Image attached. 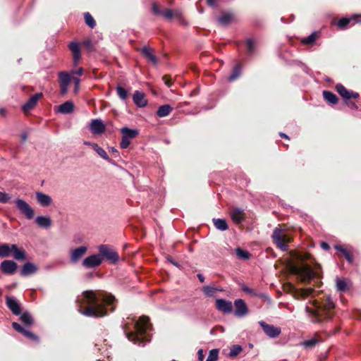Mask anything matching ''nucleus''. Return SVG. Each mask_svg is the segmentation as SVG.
Segmentation results:
<instances>
[{
  "label": "nucleus",
  "mask_w": 361,
  "mask_h": 361,
  "mask_svg": "<svg viewBox=\"0 0 361 361\" xmlns=\"http://www.w3.org/2000/svg\"><path fill=\"white\" fill-rule=\"evenodd\" d=\"M271 237L274 243L277 247L280 248L282 251H287L288 250V245L292 241V238L288 234L279 228H276Z\"/></svg>",
  "instance_id": "nucleus-6"
},
{
  "label": "nucleus",
  "mask_w": 361,
  "mask_h": 361,
  "mask_svg": "<svg viewBox=\"0 0 361 361\" xmlns=\"http://www.w3.org/2000/svg\"><path fill=\"white\" fill-rule=\"evenodd\" d=\"M199 361H202L204 358L203 350L200 349L197 352Z\"/></svg>",
  "instance_id": "nucleus-61"
},
{
  "label": "nucleus",
  "mask_w": 361,
  "mask_h": 361,
  "mask_svg": "<svg viewBox=\"0 0 361 361\" xmlns=\"http://www.w3.org/2000/svg\"><path fill=\"white\" fill-rule=\"evenodd\" d=\"M216 288H213V287H211V286H205L202 288V291L203 293L207 295V296H213L215 291H216Z\"/></svg>",
  "instance_id": "nucleus-50"
},
{
  "label": "nucleus",
  "mask_w": 361,
  "mask_h": 361,
  "mask_svg": "<svg viewBox=\"0 0 361 361\" xmlns=\"http://www.w3.org/2000/svg\"><path fill=\"white\" fill-rule=\"evenodd\" d=\"M73 110L74 104L71 101H66L58 106V111L64 114H71Z\"/></svg>",
  "instance_id": "nucleus-27"
},
{
  "label": "nucleus",
  "mask_w": 361,
  "mask_h": 361,
  "mask_svg": "<svg viewBox=\"0 0 361 361\" xmlns=\"http://www.w3.org/2000/svg\"><path fill=\"white\" fill-rule=\"evenodd\" d=\"M84 73V69L82 67L78 68L76 71H72L73 74L78 75L79 76L82 75Z\"/></svg>",
  "instance_id": "nucleus-58"
},
{
  "label": "nucleus",
  "mask_w": 361,
  "mask_h": 361,
  "mask_svg": "<svg viewBox=\"0 0 361 361\" xmlns=\"http://www.w3.org/2000/svg\"><path fill=\"white\" fill-rule=\"evenodd\" d=\"M335 249L338 252H341L348 262H353V255L350 250L343 247L341 245H335Z\"/></svg>",
  "instance_id": "nucleus-31"
},
{
  "label": "nucleus",
  "mask_w": 361,
  "mask_h": 361,
  "mask_svg": "<svg viewBox=\"0 0 361 361\" xmlns=\"http://www.w3.org/2000/svg\"><path fill=\"white\" fill-rule=\"evenodd\" d=\"M1 271L8 275H13L18 269V264L13 260L6 259L0 264Z\"/></svg>",
  "instance_id": "nucleus-14"
},
{
  "label": "nucleus",
  "mask_w": 361,
  "mask_h": 361,
  "mask_svg": "<svg viewBox=\"0 0 361 361\" xmlns=\"http://www.w3.org/2000/svg\"><path fill=\"white\" fill-rule=\"evenodd\" d=\"M12 256L17 261L26 260V252L16 244L4 243L0 245V257L6 258Z\"/></svg>",
  "instance_id": "nucleus-4"
},
{
  "label": "nucleus",
  "mask_w": 361,
  "mask_h": 361,
  "mask_svg": "<svg viewBox=\"0 0 361 361\" xmlns=\"http://www.w3.org/2000/svg\"><path fill=\"white\" fill-rule=\"evenodd\" d=\"M213 224L216 229L224 231L228 228L226 221L224 219H212Z\"/></svg>",
  "instance_id": "nucleus-34"
},
{
  "label": "nucleus",
  "mask_w": 361,
  "mask_h": 361,
  "mask_svg": "<svg viewBox=\"0 0 361 361\" xmlns=\"http://www.w3.org/2000/svg\"><path fill=\"white\" fill-rule=\"evenodd\" d=\"M135 50L140 52L143 57L154 66L158 63V58L154 54V49L149 46H144L142 48H135Z\"/></svg>",
  "instance_id": "nucleus-11"
},
{
  "label": "nucleus",
  "mask_w": 361,
  "mask_h": 361,
  "mask_svg": "<svg viewBox=\"0 0 361 361\" xmlns=\"http://www.w3.org/2000/svg\"><path fill=\"white\" fill-rule=\"evenodd\" d=\"M319 343V340L317 338H312L311 339L305 341L302 343V345L307 349H312L315 347V345Z\"/></svg>",
  "instance_id": "nucleus-45"
},
{
  "label": "nucleus",
  "mask_w": 361,
  "mask_h": 361,
  "mask_svg": "<svg viewBox=\"0 0 361 361\" xmlns=\"http://www.w3.org/2000/svg\"><path fill=\"white\" fill-rule=\"evenodd\" d=\"M235 253H236L237 257L240 259H243V260H247L251 257V254L248 251L241 249L240 247H237L235 249Z\"/></svg>",
  "instance_id": "nucleus-38"
},
{
  "label": "nucleus",
  "mask_w": 361,
  "mask_h": 361,
  "mask_svg": "<svg viewBox=\"0 0 361 361\" xmlns=\"http://www.w3.org/2000/svg\"><path fill=\"white\" fill-rule=\"evenodd\" d=\"M130 144V140L126 139V138H125L124 137L122 136L121 141L120 142V147L122 149H126V148L128 147Z\"/></svg>",
  "instance_id": "nucleus-54"
},
{
  "label": "nucleus",
  "mask_w": 361,
  "mask_h": 361,
  "mask_svg": "<svg viewBox=\"0 0 361 361\" xmlns=\"http://www.w3.org/2000/svg\"><path fill=\"white\" fill-rule=\"evenodd\" d=\"M84 19L85 23L90 27L94 28L96 26V21L94 18L89 12H85L84 13Z\"/></svg>",
  "instance_id": "nucleus-43"
},
{
  "label": "nucleus",
  "mask_w": 361,
  "mask_h": 361,
  "mask_svg": "<svg viewBox=\"0 0 361 361\" xmlns=\"http://www.w3.org/2000/svg\"><path fill=\"white\" fill-rule=\"evenodd\" d=\"M117 300L111 293L101 290H87L76 300L78 311L88 317L101 318L116 310Z\"/></svg>",
  "instance_id": "nucleus-1"
},
{
  "label": "nucleus",
  "mask_w": 361,
  "mask_h": 361,
  "mask_svg": "<svg viewBox=\"0 0 361 361\" xmlns=\"http://www.w3.org/2000/svg\"><path fill=\"white\" fill-rule=\"evenodd\" d=\"M172 111L173 108L169 104L161 105L157 111V115L159 117H165L169 115Z\"/></svg>",
  "instance_id": "nucleus-33"
},
{
  "label": "nucleus",
  "mask_w": 361,
  "mask_h": 361,
  "mask_svg": "<svg viewBox=\"0 0 361 361\" xmlns=\"http://www.w3.org/2000/svg\"><path fill=\"white\" fill-rule=\"evenodd\" d=\"M82 45L85 48L87 49L88 51H92L94 50V47L92 44V42L90 39H85L80 45Z\"/></svg>",
  "instance_id": "nucleus-51"
},
{
  "label": "nucleus",
  "mask_w": 361,
  "mask_h": 361,
  "mask_svg": "<svg viewBox=\"0 0 361 361\" xmlns=\"http://www.w3.org/2000/svg\"><path fill=\"white\" fill-rule=\"evenodd\" d=\"M336 288L340 292H345L349 289L348 282L344 279H336Z\"/></svg>",
  "instance_id": "nucleus-39"
},
{
  "label": "nucleus",
  "mask_w": 361,
  "mask_h": 361,
  "mask_svg": "<svg viewBox=\"0 0 361 361\" xmlns=\"http://www.w3.org/2000/svg\"><path fill=\"white\" fill-rule=\"evenodd\" d=\"M161 15L168 20H171L174 16L173 10L170 8H166L163 10Z\"/></svg>",
  "instance_id": "nucleus-49"
},
{
  "label": "nucleus",
  "mask_w": 361,
  "mask_h": 361,
  "mask_svg": "<svg viewBox=\"0 0 361 361\" xmlns=\"http://www.w3.org/2000/svg\"><path fill=\"white\" fill-rule=\"evenodd\" d=\"M6 303L8 309L15 315H20L21 313L20 305L18 300L12 297H6Z\"/></svg>",
  "instance_id": "nucleus-19"
},
{
  "label": "nucleus",
  "mask_w": 361,
  "mask_h": 361,
  "mask_svg": "<svg viewBox=\"0 0 361 361\" xmlns=\"http://www.w3.org/2000/svg\"><path fill=\"white\" fill-rule=\"evenodd\" d=\"M292 272L298 275L303 282L308 283L313 279L321 277L317 270H313L308 264H305L300 267H293Z\"/></svg>",
  "instance_id": "nucleus-5"
},
{
  "label": "nucleus",
  "mask_w": 361,
  "mask_h": 361,
  "mask_svg": "<svg viewBox=\"0 0 361 361\" xmlns=\"http://www.w3.org/2000/svg\"><path fill=\"white\" fill-rule=\"evenodd\" d=\"M313 307L307 306L306 312L309 314L312 322L321 323L327 322L334 316L335 304L329 295L324 296L312 301Z\"/></svg>",
  "instance_id": "nucleus-2"
},
{
  "label": "nucleus",
  "mask_w": 361,
  "mask_h": 361,
  "mask_svg": "<svg viewBox=\"0 0 361 361\" xmlns=\"http://www.w3.org/2000/svg\"><path fill=\"white\" fill-rule=\"evenodd\" d=\"M314 292L312 288L297 290L295 293V296L298 298H305L311 295Z\"/></svg>",
  "instance_id": "nucleus-36"
},
{
  "label": "nucleus",
  "mask_w": 361,
  "mask_h": 361,
  "mask_svg": "<svg viewBox=\"0 0 361 361\" xmlns=\"http://www.w3.org/2000/svg\"><path fill=\"white\" fill-rule=\"evenodd\" d=\"M73 80H74L75 84V91L77 92L79 87L80 79L77 78H73Z\"/></svg>",
  "instance_id": "nucleus-63"
},
{
  "label": "nucleus",
  "mask_w": 361,
  "mask_h": 361,
  "mask_svg": "<svg viewBox=\"0 0 361 361\" xmlns=\"http://www.w3.org/2000/svg\"><path fill=\"white\" fill-rule=\"evenodd\" d=\"M234 306L235 308L234 314L236 317H242L248 314V307L243 299L235 300Z\"/></svg>",
  "instance_id": "nucleus-17"
},
{
  "label": "nucleus",
  "mask_w": 361,
  "mask_h": 361,
  "mask_svg": "<svg viewBox=\"0 0 361 361\" xmlns=\"http://www.w3.org/2000/svg\"><path fill=\"white\" fill-rule=\"evenodd\" d=\"M27 139V133L24 132L21 134V142H25Z\"/></svg>",
  "instance_id": "nucleus-64"
},
{
  "label": "nucleus",
  "mask_w": 361,
  "mask_h": 361,
  "mask_svg": "<svg viewBox=\"0 0 361 361\" xmlns=\"http://www.w3.org/2000/svg\"><path fill=\"white\" fill-rule=\"evenodd\" d=\"M36 224L41 228H48L52 225L51 219L49 216H39L35 219Z\"/></svg>",
  "instance_id": "nucleus-28"
},
{
  "label": "nucleus",
  "mask_w": 361,
  "mask_h": 361,
  "mask_svg": "<svg viewBox=\"0 0 361 361\" xmlns=\"http://www.w3.org/2000/svg\"><path fill=\"white\" fill-rule=\"evenodd\" d=\"M264 332L270 338H276L281 334V329L273 325L268 324L263 321L259 322Z\"/></svg>",
  "instance_id": "nucleus-16"
},
{
  "label": "nucleus",
  "mask_w": 361,
  "mask_h": 361,
  "mask_svg": "<svg viewBox=\"0 0 361 361\" xmlns=\"http://www.w3.org/2000/svg\"><path fill=\"white\" fill-rule=\"evenodd\" d=\"M243 291L249 294H254V290L247 286L243 288Z\"/></svg>",
  "instance_id": "nucleus-62"
},
{
  "label": "nucleus",
  "mask_w": 361,
  "mask_h": 361,
  "mask_svg": "<svg viewBox=\"0 0 361 361\" xmlns=\"http://www.w3.org/2000/svg\"><path fill=\"white\" fill-rule=\"evenodd\" d=\"M36 199L38 203L42 207H47L51 204L52 200L51 197L41 192H36Z\"/></svg>",
  "instance_id": "nucleus-25"
},
{
  "label": "nucleus",
  "mask_w": 361,
  "mask_h": 361,
  "mask_svg": "<svg viewBox=\"0 0 361 361\" xmlns=\"http://www.w3.org/2000/svg\"><path fill=\"white\" fill-rule=\"evenodd\" d=\"M20 320L26 327H30L34 324V319L28 312H24L21 314Z\"/></svg>",
  "instance_id": "nucleus-32"
},
{
  "label": "nucleus",
  "mask_w": 361,
  "mask_h": 361,
  "mask_svg": "<svg viewBox=\"0 0 361 361\" xmlns=\"http://www.w3.org/2000/svg\"><path fill=\"white\" fill-rule=\"evenodd\" d=\"M43 97V94L42 92L37 93L32 95L28 101L24 104L22 106V109L25 113H28L31 110H32L37 105V102L39 99Z\"/></svg>",
  "instance_id": "nucleus-15"
},
{
  "label": "nucleus",
  "mask_w": 361,
  "mask_h": 361,
  "mask_svg": "<svg viewBox=\"0 0 361 361\" xmlns=\"http://www.w3.org/2000/svg\"><path fill=\"white\" fill-rule=\"evenodd\" d=\"M15 203L18 209L25 216L26 219H32L34 218V210L27 202L22 199H17Z\"/></svg>",
  "instance_id": "nucleus-8"
},
{
  "label": "nucleus",
  "mask_w": 361,
  "mask_h": 361,
  "mask_svg": "<svg viewBox=\"0 0 361 361\" xmlns=\"http://www.w3.org/2000/svg\"><path fill=\"white\" fill-rule=\"evenodd\" d=\"M133 102L138 107H145L147 104V100L145 99V94L143 92L136 90L133 95Z\"/></svg>",
  "instance_id": "nucleus-22"
},
{
  "label": "nucleus",
  "mask_w": 361,
  "mask_h": 361,
  "mask_svg": "<svg viewBox=\"0 0 361 361\" xmlns=\"http://www.w3.org/2000/svg\"><path fill=\"white\" fill-rule=\"evenodd\" d=\"M298 258L299 260L302 262L313 259L312 255L308 252H305L303 254L299 255Z\"/></svg>",
  "instance_id": "nucleus-52"
},
{
  "label": "nucleus",
  "mask_w": 361,
  "mask_h": 361,
  "mask_svg": "<svg viewBox=\"0 0 361 361\" xmlns=\"http://www.w3.org/2000/svg\"><path fill=\"white\" fill-rule=\"evenodd\" d=\"M233 20H234V15L232 13H224L218 18L219 23L224 26L228 25Z\"/></svg>",
  "instance_id": "nucleus-30"
},
{
  "label": "nucleus",
  "mask_w": 361,
  "mask_h": 361,
  "mask_svg": "<svg viewBox=\"0 0 361 361\" xmlns=\"http://www.w3.org/2000/svg\"><path fill=\"white\" fill-rule=\"evenodd\" d=\"M86 246H80L71 252L70 259L72 263H77L87 252Z\"/></svg>",
  "instance_id": "nucleus-18"
},
{
  "label": "nucleus",
  "mask_w": 361,
  "mask_h": 361,
  "mask_svg": "<svg viewBox=\"0 0 361 361\" xmlns=\"http://www.w3.org/2000/svg\"><path fill=\"white\" fill-rule=\"evenodd\" d=\"M10 198L8 194L0 192V202L7 203L10 200Z\"/></svg>",
  "instance_id": "nucleus-53"
},
{
  "label": "nucleus",
  "mask_w": 361,
  "mask_h": 361,
  "mask_svg": "<svg viewBox=\"0 0 361 361\" xmlns=\"http://www.w3.org/2000/svg\"><path fill=\"white\" fill-rule=\"evenodd\" d=\"M241 65L237 64L234 66L231 74L228 77V81L231 82L237 79L240 75Z\"/></svg>",
  "instance_id": "nucleus-42"
},
{
  "label": "nucleus",
  "mask_w": 361,
  "mask_h": 361,
  "mask_svg": "<svg viewBox=\"0 0 361 361\" xmlns=\"http://www.w3.org/2000/svg\"><path fill=\"white\" fill-rule=\"evenodd\" d=\"M61 87V94H66L68 92V85H59Z\"/></svg>",
  "instance_id": "nucleus-59"
},
{
  "label": "nucleus",
  "mask_w": 361,
  "mask_h": 361,
  "mask_svg": "<svg viewBox=\"0 0 361 361\" xmlns=\"http://www.w3.org/2000/svg\"><path fill=\"white\" fill-rule=\"evenodd\" d=\"M215 307L219 311L224 314H230L233 311L232 302L226 299H216L215 302Z\"/></svg>",
  "instance_id": "nucleus-13"
},
{
  "label": "nucleus",
  "mask_w": 361,
  "mask_h": 361,
  "mask_svg": "<svg viewBox=\"0 0 361 361\" xmlns=\"http://www.w3.org/2000/svg\"><path fill=\"white\" fill-rule=\"evenodd\" d=\"M231 217L234 223L240 224L244 221L245 214L239 208H233L231 212Z\"/></svg>",
  "instance_id": "nucleus-23"
},
{
  "label": "nucleus",
  "mask_w": 361,
  "mask_h": 361,
  "mask_svg": "<svg viewBox=\"0 0 361 361\" xmlns=\"http://www.w3.org/2000/svg\"><path fill=\"white\" fill-rule=\"evenodd\" d=\"M121 133L122 136L126 139L130 140L135 138L138 134L139 132L136 129H130L128 127H123L121 129Z\"/></svg>",
  "instance_id": "nucleus-29"
},
{
  "label": "nucleus",
  "mask_w": 361,
  "mask_h": 361,
  "mask_svg": "<svg viewBox=\"0 0 361 361\" xmlns=\"http://www.w3.org/2000/svg\"><path fill=\"white\" fill-rule=\"evenodd\" d=\"M12 327L18 332L22 334L25 337L28 338L29 339L35 341H38V336L33 334L32 332L26 330L24 327H23L20 324H19L17 322H13L12 323Z\"/></svg>",
  "instance_id": "nucleus-21"
},
{
  "label": "nucleus",
  "mask_w": 361,
  "mask_h": 361,
  "mask_svg": "<svg viewBox=\"0 0 361 361\" xmlns=\"http://www.w3.org/2000/svg\"><path fill=\"white\" fill-rule=\"evenodd\" d=\"M247 48V53L248 55H252L255 51V44L252 39H247L245 42Z\"/></svg>",
  "instance_id": "nucleus-47"
},
{
  "label": "nucleus",
  "mask_w": 361,
  "mask_h": 361,
  "mask_svg": "<svg viewBox=\"0 0 361 361\" xmlns=\"http://www.w3.org/2000/svg\"><path fill=\"white\" fill-rule=\"evenodd\" d=\"M91 132L94 135H100L105 132L106 126L100 119L92 120L90 126Z\"/></svg>",
  "instance_id": "nucleus-20"
},
{
  "label": "nucleus",
  "mask_w": 361,
  "mask_h": 361,
  "mask_svg": "<svg viewBox=\"0 0 361 361\" xmlns=\"http://www.w3.org/2000/svg\"><path fill=\"white\" fill-rule=\"evenodd\" d=\"M352 18H342L337 23V26L338 29L343 30L345 29L348 25L350 23Z\"/></svg>",
  "instance_id": "nucleus-46"
},
{
  "label": "nucleus",
  "mask_w": 361,
  "mask_h": 361,
  "mask_svg": "<svg viewBox=\"0 0 361 361\" xmlns=\"http://www.w3.org/2000/svg\"><path fill=\"white\" fill-rule=\"evenodd\" d=\"M92 147L96 151L97 154L106 161H110V159L105 152V150L100 147L97 144H92Z\"/></svg>",
  "instance_id": "nucleus-40"
},
{
  "label": "nucleus",
  "mask_w": 361,
  "mask_h": 361,
  "mask_svg": "<svg viewBox=\"0 0 361 361\" xmlns=\"http://www.w3.org/2000/svg\"><path fill=\"white\" fill-rule=\"evenodd\" d=\"M317 37V32H312L310 35L308 37H304L301 39L302 44L305 45H312L315 42Z\"/></svg>",
  "instance_id": "nucleus-41"
},
{
  "label": "nucleus",
  "mask_w": 361,
  "mask_h": 361,
  "mask_svg": "<svg viewBox=\"0 0 361 361\" xmlns=\"http://www.w3.org/2000/svg\"><path fill=\"white\" fill-rule=\"evenodd\" d=\"M243 351V348L240 345H233L230 348L228 357L231 358L236 357Z\"/></svg>",
  "instance_id": "nucleus-37"
},
{
  "label": "nucleus",
  "mask_w": 361,
  "mask_h": 361,
  "mask_svg": "<svg viewBox=\"0 0 361 361\" xmlns=\"http://www.w3.org/2000/svg\"><path fill=\"white\" fill-rule=\"evenodd\" d=\"M152 12L154 15H161L162 11L160 10L159 6L154 3L152 4Z\"/></svg>",
  "instance_id": "nucleus-57"
},
{
  "label": "nucleus",
  "mask_w": 361,
  "mask_h": 361,
  "mask_svg": "<svg viewBox=\"0 0 361 361\" xmlns=\"http://www.w3.org/2000/svg\"><path fill=\"white\" fill-rule=\"evenodd\" d=\"M116 92L118 97L122 100H126L128 98V91L126 90L124 87L118 85L116 87Z\"/></svg>",
  "instance_id": "nucleus-44"
},
{
  "label": "nucleus",
  "mask_w": 361,
  "mask_h": 361,
  "mask_svg": "<svg viewBox=\"0 0 361 361\" xmlns=\"http://www.w3.org/2000/svg\"><path fill=\"white\" fill-rule=\"evenodd\" d=\"M321 247L324 250H329L330 249L329 245L324 241L321 243Z\"/></svg>",
  "instance_id": "nucleus-60"
},
{
  "label": "nucleus",
  "mask_w": 361,
  "mask_h": 361,
  "mask_svg": "<svg viewBox=\"0 0 361 361\" xmlns=\"http://www.w3.org/2000/svg\"><path fill=\"white\" fill-rule=\"evenodd\" d=\"M219 358V350L212 349L209 351L206 361H216Z\"/></svg>",
  "instance_id": "nucleus-48"
},
{
  "label": "nucleus",
  "mask_w": 361,
  "mask_h": 361,
  "mask_svg": "<svg viewBox=\"0 0 361 361\" xmlns=\"http://www.w3.org/2000/svg\"><path fill=\"white\" fill-rule=\"evenodd\" d=\"M162 80L164 82L165 85L168 87H171L173 85V82L171 79V76L169 75H164L162 77Z\"/></svg>",
  "instance_id": "nucleus-55"
},
{
  "label": "nucleus",
  "mask_w": 361,
  "mask_h": 361,
  "mask_svg": "<svg viewBox=\"0 0 361 361\" xmlns=\"http://www.w3.org/2000/svg\"><path fill=\"white\" fill-rule=\"evenodd\" d=\"M99 255L111 264H116L119 260L118 253L109 245L102 244L98 247Z\"/></svg>",
  "instance_id": "nucleus-7"
},
{
  "label": "nucleus",
  "mask_w": 361,
  "mask_h": 361,
  "mask_svg": "<svg viewBox=\"0 0 361 361\" xmlns=\"http://www.w3.org/2000/svg\"><path fill=\"white\" fill-rule=\"evenodd\" d=\"M335 89L341 97L343 98L344 102L349 99L357 100L360 98L359 93L347 90L346 87L341 83L337 84Z\"/></svg>",
  "instance_id": "nucleus-9"
},
{
  "label": "nucleus",
  "mask_w": 361,
  "mask_h": 361,
  "mask_svg": "<svg viewBox=\"0 0 361 361\" xmlns=\"http://www.w3.org/2000/svg\"><path fill=\"white\" fill-rule=\"evenodd\" d=\"M73 78L66 71L59 73V85H69L71 80Z\"/></svg>",
  "instance_id": "nucleus-35"
},
{
  "label": "nucleus",
  "mask_w": 361,
  "mask_h": 361,
  "mask_svg": "<svg viewBox=\"0 0 361 361\" xmlns=\"http://www.w3.org/2000/svg\"><path fill=\"white\" fill-rule=\"evenodd\" d=\"M103 261V258L98 255H92L86 257L82 262V265L87 269L99 267Z\"/></svg>",
  "instance_id": "nucleus-12"
},
{
  "label": "nucleus",
  "mask_w": 361,
  "mask_h": 361,
  "mask_svg": "<svg viewBox=\"0 0 361 361\" xmlns=\"http://www.w3.org/2000/svg\"><path fill=\"white\" fill-rule=\"evenodd\" d=\"M322 95L324 100L329 104L334 105L338 102V97L331 91L324 90Z\"/></svg>",
  "instance_id": "nucleus-26"
},
{
  "label": "nucleus",
  "mask_w": 361,
  "mask_h": 361,
  "mask_svg": "<svg viewBox=\"0 0 361 361\" xmlns=\"http://www.w3.org/2000/svg\"><path fill=\"white\" fill-rule=\"evenodd\" d=\"M38 270V267L32 262H26L22 267L20 270V275L22 276H27L30 274H35Z\"/></svg>",
  "instance_id": "nucleus-24"
},
{
  "label": "nucleus",
  "mask_w": 361,
  "mask_h": 361,
  "mask_svg": "<svg viewBox=\"0 0 361 361\" xmlns=\"http://www.w3.org/2000/svg\"><path fill=\"white\" fill-rule=\"evenodd\" d=\"M68 47L72 54L73 66L77 67L82 58L80 43L71 42L68 44Z\"/></svg>",
  "instance_id": "nucleus-10"
},
{
  "label": "nucleus",
  "mask_w": 361,
  "mask_h": 361,
  "mask_svg": "<svg viewBox=\"0 0 361 361\" xmlns=\"http://www.w3.org/2000/svg\"><path fill=\"white\" fill-rule=\"evenodd\" d=\"M152 329L149 318L142 316L133 323H126L123 326V331L127 338L134 343H144L150 341L147 331Z\"/></svg>",
  "instance_id": "nucleus-3"
},
{
  "label": "nucleus",
  "mask_w": 361,
  "mask_h": 361,
  "mask_svg": "<svg viewBox=\"0 0 361 361\" xmlns=\"http://www.w3.org/2000/svg\"><path fill=\"white\" fill-rule=\"evenodd\" d=\"M353 99H349L346 102H345V104L350 109H357V106L356 105V103L353 101Z\"/></svg>",
  "instance_id": "nucleus-56"
}]
</instances>
